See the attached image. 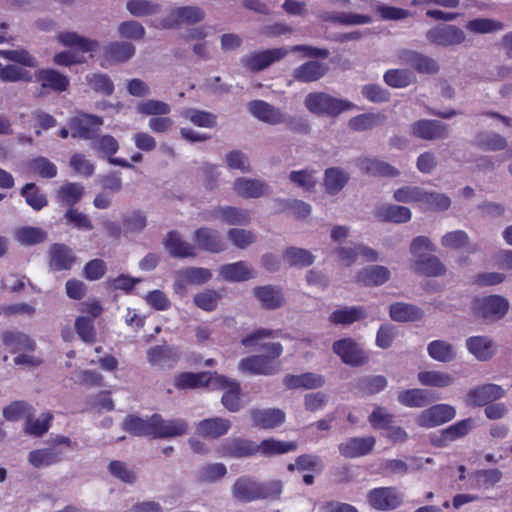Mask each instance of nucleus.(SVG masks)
<instances>
[{
  "mask_svg": "<svg viewBox=\"0 0 512 512\" xmlns=\"http://www.w3.org/2000/svg\"><path fill=\"white\" fill-rule=\"evenodd\" d=\"M35 80L41 85V95H47L50 92L62 93L70 85V80L66 75L51 68L36 71Z\"/></svg>",
  "mask_w": 512,
  "mask_h": 512,
  "instance_id": "f8f14e48",
  "label": "nucleus"
},
{
  "mask_svg": "<svg viewBox=\"0 0 512 512\" xmlns=\"http://www.w3.org/2000/svg\"><path fill=\"white\" fill-rule=\"evenodd\" d=\"M214 384L221 389H225L221 402L224 407L231 411L237 412L240 410L241 404V388L237 381L231 380L224 375H219L217 372H214Z\"/></svg>",
  "mask_w": 512,
  "mask_h": 512,
  "instance_id": "4468645a",
  "label": "nucleus"
},
{
  "mask_svg": "<svg viewBox=\"0 0 512 512\" xmlns=\"http://www.w3.org/2000/svg\"><path fill=\"white\" fill-rule=\"evenodd\" d=\"M473 427L471 418L460 420L431 437V443L437 447H445L449 443L466 436Z\"/></svg>",
  "mask_w": 512,
  "mask_h": 512,
  "instance_id": "4be33fe9",
  "label": "nucleus"
},
{
  "mask_svg": "<svg viewBox=\"0 0 512 512\" xmlns=\"http://www.w3.org/2000/svg\"><path fill=\"white\" fill-rule=\"evenodd\" d=\"M220 276L226 281L242 282L253 278L254 274L245 261H238L221 266Z\"/></svg>",
  "mask_w": 512,
  "mask_h": 512,
  "instance_id": "c9c22d12",
  "label": "nucleus"
},
{
  "mask_svg": "<svg viewBox=\"0 0 512 512\" xmlns=\"http://www.w3.org/2000/svg\"><path fill=\"white\" fill-rule=\"evenodd\" d=\"M103 125L100 116L79 112L68 121L71 136L75 139L92 140L98 134Z\"/></svg>",
  "mask_w": 512,
  "mask_h": 512,
  "instance_id": "20e7f679",
  "label": "nucleus"
},
{
  "mask_svg": "<svg viewBox=\"0 0 512 512\" xmlns=\"http://www.w3.org/2000/svg\"><path fill=\"white\" fill-rule=\"evenodd\" d=\"M413 270L420 275L441 276L446 272V267L436 256H420L414 261Z\"/></svg>",
  "mask_w": 512,
  "mask_h": 512,
  "instance_id": "a19ab883",
  "label": "nucleus"
},
{
  "mask_svg": "<svg viewBox=\"0 0 512 512\" xmlns=\"http://www.w3.org/2000/svg\"><path fill=\"white\" fill-rule=\"evenodd\" d=\"M475 142L480 149L486 151H500L507 146L505 137L495 132H480L476 135Z\"/></svg>",
  "mask_w": 512,
  "mask_h": 512,
  "instance_id": "13d9d810",
  "label": "nucleus"
},
{
  "mask_svg": "<svg viewBox=\"0 0 512 512\" xmlns=\"http://www.w3.org/2000/svg\"><path fill=\"white\" fill-rule=\"evenodd\" d=\"M60 43L67 47H76L82 53L96 51L99 43L96 40L87 39L75 32H64L58 36Z\"/></svg>",
  "mask_w": 512,
  "mask_h": 512,
  "instance_id": "de8ad7c7",
  "label": "nucleus"
},
{
  "mask_svg": "<svg viewBox=\"0 0 512 512\" xmlns=\"http://www.w3.org/2000/svg\"><path fill=\"white\" fill-rule=\"evenodd\" d=\"M233 188L243 198H260L266 194L268 185L258 179L240 177L234 181Z\"/></svg>",
  "mask_w": 512,
  "mask_h": 512,
  "instance_id": "473e14b6",
  "label": "nucleus"
},
{
  "mask_svg": "<svg viewBox=\"0 0 512 512\" xmlns=\"http://www.w3.org/2000/svg\"><path fill=\"white\" fill-rule=\"evenodd\" d=\"M328 71L326 64L307 61L293 71V78L302 83L314 82L322 78Z\"/></svg>",
  "mask_w": 512,
  "mask_h": 512,
  "instance_id": "72a5a7b5",
  "label": "nucleus"
},
{
  "mask_svg": "<svg viewBox=\"0 0 512 512\" xmlns=\"http://www.w3.org/2000/svg\"><path fill=\"white\" fill-rule=\"evenodd\" d=\"M151 416L148 419L128 415L122 423V429L133 436L151 438Z\"/></svg>",
  "mask_w": 512,
  "mask_h": 512,
  "instance_id": "8fccbe9b",
  "label": "nucleus"
},
{
  "mask_svg": "<svg viewBox=\"0 0 512 512\" xmlns=\"http://www.w3.org/2000/svg\"><path fill=\"white\" fill-rule=\"evenodd\" d=\"M205 18L204 11L195 6H183L171 9L167 16L161 20V26L165 29H173L181 24H196Z\"/></svg>",
  "mask_w": 512,
  "mask_h": 512,
  "instance_id": "1a4fd4ad",
  "label": "nucleus"
},
{
  "mask_svg": "<svg viewBox=\"0 0 512 512\" xmlns=\"http://www.w3.org/2000/svg\"><path fill=\"white\" fill-rule=\"evenodd\" d=\"M356 164L362 173L370 176L396 177L400 174L395 167L376 158H358Z\"/></svg>",
  "mask_w": 512,
  "mask_h": 512,
  "instance_id": "c756f323",
  "label": "nucleus"
},
{
  "mask_svg": "<svg viewBox=\"0 0 512 512\" xmlns=\"http://www.w3.org/2000/svg\"><path fill=\"white\" fill-rule=\"evenodd\" d=\"M231 421L221 417L207 418L198 423L197 431L204 438L216 439L229 431Z\"/></svg>",
  "mask_w": 512,
  "mask_h": 512,
  "instance_id": "2f4dec72",
  "label": "nucleus"
},
{
  "mask_svg": "<svg viewBox=\"0 0 512 512\" xmlns=\"http://www.w3.org/2000/svg\"><path fill=\"white\" fill-rule=\"evenodd\" d=\"M366 317V311L363 307L352 306L333 311L329 316V321L335 325H350Z\"/></svg>",
  "mask_w": 512,
  "mask_h": 512,
  "instance_id": "a18cd8bd",
  "label": "nucleus"
},
{
  "mask_svg": "<svg viewBox=\"0 0 512 512\" xmlns=\"http://www.w3.org/2000/svg\"><path fill=\"white\" fill-rule=\"evenodd\" d=\"M283 491L280 480L258 482L250 476H241L232 486L235 499L249 503L256 500H279Z\"/></svg>",
  "mask_w": 512,
  "mask_h": 512,
  "instance_id": "f257e3e1",
  "label": "nucleus"
},
{
  "mask_svg": "<svg viewBox=\"0 0 512 512\" xmlns=\"http://www.w3.org/2000/svg\"><path fill=\"white\" fill-rule=\"evenodd\" d=\"M322 19L340 25H361L372 22V17L369 15L348 12H327L322 16Z\"/></svg>",
  "mask_w": 512,
  "mask_h": 512,
  "instance_id": "09e8293b",
  "label": "nucleus"
},
{
  "mask_svg": "<svg viewBox=\"0 0 512 512\" xmlns=\"http://www.w3.org/2000/svg\"><path fill=\"white\" fill-rule=\"evenodd\" d=\"M383 79L392 88H405L416 80L413 72L408 69H389Z\"/></svg>",
  "mask_w": 512,
  "mask_h": 512,
  "instance_id": "4d7b16f0",
  "label": "nucleus"
},
{
  "mask_svg": "<svg viewBox=\"0 0 512 512\" xmlns=\"http://www.w3.org/2000/svg\"><path fill=\"white\" fill-rule=\"evenodd\" d=\"M53 414L51 412L42 413L40 418L34 419V416H28L25 421L24 431L34 437L43 436L51 427Z\"/></svg>",
  "mask_w": 512,
  "mask_h": 512,
  "instance_id": "6e6d98bb",
  "label": "nucleus"
},
{
  "mask_svg": "<svg viewBox=\"0 0 512 512\" xmlns=\"http://www.w3.org/2000/svg\"><path fill=\"white\" fill-rule=\"evenodd\" d=\"M428 355L439 362H450L455 359L456 351L454 347L447 341L434 340L427 346Z\"/></svg>",
  "mask_w": 512,
  "mask_h": 512,
  "instance_id": "5fc2aeb1",
  "label": "nucleus"
},
{
  "mask_svg": "<svg viewBox=\"0 0 512 512\" xmlns=\"http://www.w3.org/2000/svg\"><path fill=\"white\" fill-rule=\"evenodd\" d=\"M284 259L290 266L307 267L313 264L315 257L306 249L289 247L284 252Z\"/></svg>",
  "mask_w": 512,
  "mask_h": 512,
  "instance_id": "774afa93",
  "label": "nucleus"
},
{
  "mask_svg": "<svg viewBox=\"0 0 512 512\" xmlns=\"http://www.w3.org/2000/svg\"><path fill=\"white\" fill-rule=\"evenodd\" d=\"M214 372H180L174 376L173 385L177 390H190L207 387L214 381Z\"/></svg>",
  "mask_w": 512,
  "mask_h": 512,
  "instance_id": "412c9836",
  "label": "nucleus"
},
{
  "mask_svg": "<svg viewBox=\"0 0 512 512\" xmlns=\"http://www.w3.org/2000/svg\"><path fill=\"white\" fill-rule=\"evenodd\" d=\"M84 195V186L80 183L70 182L60 187L58 198L61 202L73 208Z\"/></svg>",
  "mask_w": 512,
  "mask_h": 512,
  "instance_id": "680f3d73",
  "label": "nucleus"
},
{
  "mask_svg": "<svg viewBox=\"0 0 512 512\" xmlns=\"http://www.w3.org/2000/svg\"><path fill=\"white\" fill-rule=\"evenodd\" d=\"M135 54V47L128 42H112L105 47L104 58L109 62H125Z\"/></svg>",
  "mask_w": 512,
  "mask_h": 512,
  "instance_id": "c03bdc74",
  "label": "nucleus"
},
{
  "mask_svg": "<svg viewBox=\"0 0 512 512\" xmlns=\"http://www.w3.org/2000/svg\"><path fill=\"white\" fill-rule=\"evenodd\" d=\"M412 133L425 140L445 139L448 125L438 120H419L412 125Z\"/></svg>",
  "mask_w": 512,
  "mask_h": 512,
  "instance_id": "393cba45",
  "label": "nucleus"
},
{
  "mask_svg": "<svg viewBox=\"0 0 512 512\" xmlns=\"http://www.w3.org/2000/svg\"><path fill=\"white\" fill-rule=\"evenodd\" d=\"M390 278V271L380 265L368 266L360 270L356 275L358 283L364 286H380Z\"/></svg>",
  "mask_w": 512,
  "mask_h": 512,
  "instance_id": "f704fd0d",
  "label": "nucleus"
},
{
  "mask_svg": "<svg viewBox=\"0 0 512 512\" xmlns=\"http://www.w3.org/2000/svg\"><path fill=\"white\" fill-rule=\"evenodd\" d=\"M210 218L220 219L229 225H247L250 215L247 210L233 206H218L210 212Z\"/></svg>",
  "mask_w": 512,
  "mask_h": 512,
  "instance_id": "7c9ffc66",
  "label": "nucleus"
},
{
  "mask_svg": "<svg viewBox=\"0 0 512 512\" xmlns=\"http://www.w3.org/2000/svg\"><path fill=\"white\" fill-rule=\"evenodd\" d=\"M504 390L496 384H485L468 393V401L473 406H487L491 402L500 399Z\"/></svg>",
  "mask_w": 512,
  "mask_h": 512,
  "instance_id": "c85d7f7f",
  "label": "nucleus"
},
{
  "mask_svg": "<svg viewBox=\"0 0 512 512\" xmlns=\"http://www.w3.org/2000/svg\"><path fill=\"white\" fill-rule=\"evenodd\" d=\"M349 180V174L338 167H331L325 171L324 184L326 191L334 195L344 188Z\"/></svg>",
  "mask_w": 512,
  "mask_h": 512,
  "instance_id": "603ef678",
  "label": "nucleus"
},
{
  "mask_svg": "<svg viewBox=\"0 0 512 512\" xmlns=\"http://www.w3.org/2000/svg\"><path fill=\"white\" fill-rule=\"evenodd\" d=\"M151 438L167 439L185 435L188 432V423L184 419H164L162 415H151Z\"/></svg>",
  "mask_w": 512,
  "mask_h": 512,
  "instance_id": "423d86ee",
  "label": "nucleus"
},
{
  "mask_svg": "<svg viewBox=\"0 0 512 512\" xmlns=\"http://www.w3.org/2000/svg\"><path fill=\"white\" fill-rule=\"evenodd\" d=\"M76 262L72 249L62 243H55L49 249V267L52 271L70 270Z\"/></svg>",
  "mask_w": 512,
  "mask_h": 512,
  "instance_id": "b1692460",
  "label": "nucleus"
},
{
  "mask_svg": "<svg viewBox=\"0 0 512 512\" xmlns=\"http://www.w3.org/2000/svg\"><path fill=\"white\" fill-rule=\"evenodd\" d=\"M288 51L284 48H273L264 51L252 52L241 58L242 65L252 72H258L269 67L276 61L281 60L287 55Z\"/></svg>",
  "mask_w": 512,
  "mask_h": 512,
  "instance_id": "9b49d317",
  "label": "nucleus"
},
{
  "mask_svg": "<svg viewBox=\"0 0 512 512\" xmlns=\"http://www.w3.org/2000/svg\"><path fill=\"white\" fill-rule=\"evenodd\" d=\"M456 415L455 408L448 404H437L423 410L417 417L420 427L432 428L452 420Z\"/></svg>",
  "mask_w": 512,
  "mask_h": 512,
  "instance_id": "ddd939ff",
  "label": "nucleus"
},
{
  "mask_svg": "<svg viewBox=\"0 0 512 512\" xmlns=\"http://www.w3.org/2000/svg\"><path fill=\"white\" fill-rule=\"evenodd\" d=\"M86 81L91 89L96 93H100L104 96H110L114 92V83L107 74L94 73L87 75Z\"/></svg>",
  "mask_w": 512,
  "mask_h": 512,
  "instance_id": "338daca9",
  "label": "nucleus"
},
{
  "mask_svg": "<svg viewBox=\"0 0 512 512\" xmlns=\"http://www.w3.org/2000/svg\"><path fill=\"white\" fill-rule=\"evenodd\" d=\"M398 401L406 407L422 408L427 406L432 399L427 390L413 388L401 391L398 394Z\"/></svg>",
  "mask_w": 512,
  "mask_h": 512,
  "instance_id": "37998d69",
  "label": "nucleus"
},
{
  "mask_svg": "<svg viewBox=\"0 0 512 512\" xmlns=\"http://www.w3.org/2000/svg\"><path fill=\"white\" fill-rule=\"evenodd\" d=\"M91 147L99 156H106L109 158L117 153L119 150V143L112 135H96L95 138L92 139Z\"/></svg>",
  "mask_w": 512,
  "mask_h": 512,
  "instance_id": "e2e57ef3",
  "label": "nucleus"
},
{
  "mask_svg": "<svg viewBox=\"0 0 512 512\" xmlns=\"http://www.w3.org/2000/svg\"><path fill=\"white\" fill-rule=\"evenodd\" d=\"M376 440L373 436L351 437L338 445L341 456L348 459L368 455L374 448Z\"/></svg>",
  "mask_w": 512,
  "mask_h": 512,
  "instance_id": "aec40b11",
  "label": "nucleus"
},
{
  "mask_svg": "<svg viewBox=\"0 0 512 512\" xmlns=\"http://www.w3.org/2000/svg\"><path fill=\"white\" fill-rule=\"evenodd\" d=\"M283 384L287 389H317L325 384V379L322 375L306 372L299 375L287 374L283 378Z\"/></svg>",
  "mask_w": 512,
  "mask_h": 512,
  "instance_id": "cd10ccee",
  "label": "nucleus"
},
{
  "mask_svg": "<svg viewBox=\"0 0 512 512\" xmlns=\"http://www.w3.org/2000/svg\"><path fill=\"white\" fill-rule=\"evenodd\" d=\"M466 346L468 351L481 361H486L495 354L492 340L485 336H472L468 338Z\"/></svg>",
  "mask_w": 512,
  "mask_h": 512,
  "instance_id": "ea45409f",
  "label": "nucleus"
},
{
  "mask_svg": "<svg viewBox=\"0 0 512 512\" xmlns=\"http://www.w3.org/2000/svg\"><path fill=\"white\" fill-rule=\"evenodd\" d=\"M257 447V453L260 452L263 456L271 457L296 451L298 445L295 441H282L268 438L262 440L260 444H257Z\"/></svg>",
  "mask_w": 512,
  "mask_h": 512,
  "instance_id": "58836bf2",
  "label": "nucleus"
},
{
  "mask_svg": "<svg viewBox=\"0 0 512 512\" xmlns=\"http://www.w3.org/2000/svg\"><path fill=\"white\" fill-rule=\"evenodd\" d=\"M253 295L259 300L266 310H276L284 306L285 297L282 288L274 285L257 286L253 289Z\"/></svg>",
  "mask_w": 512,
  "mask_h": 512,
  "instance_id": "bb28decb",
  "label": "nucleus"
},
{
  "mask_svg": "<svg viewBox=\"0 0 512 512\" xmlns=\"http://www.w3.org/2000/svg\"><path fill=\"white\" fill-rule=\"evenodd\" d=\"M252 425L259 429L270 430L280 427L286 420V414L279 408H253L249 411Z\"/></svg>",
  "mask_w": 512,
  "mask_h": 512,
  "instance_id": "2eb2a0df",
  "label": "nucleus"
},
{
  "mask_svg": "<svg viewBox=\"0 0 512 512\" xmlns=\"http://www.w3.org/2000/svg\"><path fill=\"white\" fill-rule=\"evenodd\" d=\"M163 244L174 258H194L197 256L196 246L184 241L178 231H169Z\"/></svg>",
  "mask_w": 512,
  "mask_h": 512,
  "instance_id": "a878e982",
  "label": "nucleus"
},
{
  "mask_svg": "<svg viewBox=\"0 0 512 512\" xmlns=\"http://www.w3.org/2000/svg\"><path fill=\"white\" fill-rule=\"evenodd\" d=\"M260 348L266 352V355H252L243 358L239 362V369L254 375H273L279 371V366L274 360L279 358L283 352V347L279 342L264 343Z\"/></svg>",
  "mask_w": 512,
  "mask_h": 512,
  "instance_id": "f03ea898",
  "label": "nucleus"
},
{
  "mask_svg": "<svg viewBox=\"0 0 512 512\" xmlns=\"http://www.w3.org/2000/svg\"><path fill=\"white\" fill-rule=\"evenodd\" d=\"M389 314L396 322H414L422 319L424 313L418 306L397 302L390 306Z\"/></svg>",
  "mask_w": 512,
  "mask_h": 512,
  "instance_id": "e433bc0d",
  "label": "nucleus"
},
{
  "mask_svg": "<svg viewBox=\"0 0 512 512\" xmlns=\"http://www.w3.org/2000/svg\"><path fill=\"white\" fill-rule=\"evenodd\" d=\"M193 240L203 251L220 253L226 249V243L218 230L210 227H200L194 231Z\"/></svg>",
  "mask_w": 512,
  "mask_h": 512,
  "instance_id": "f3484780",
  "label": "nucleus"
},
{
  "mask_svg": "<svg viewBox=\"0 0 512 512\" xmlns=\"http://www.w3.org/2000/svg\"><path fill=\"white\" fill-rule=\"evenodd\" d=\"M426 39L432 44L448 47L464 42L465 34L455 25H445L428 30Z\"/></svg>",
  "mask_w": 512,
  "mask_h": 512,
  "instance_id": "dca6fc26",
  "label": "nucleus"
},
{
  "mask_svg": "<svg viewBox=\"0 0 512 512\" xmlns=\"http://www.w3.org/2000/svg\"><path fill=\"white\" fill-rule=\"evenodd\" d=\"M509 303L500 295H490L476 298L473 301V310L476 316L485 320H498L508 311Z\"/></svg>",
  "mask_w": 512,
  "mask_h": 512,
  "instance_id": "0eeeda50",
  "label": "nucleus"
},
{
  "mask_svg": "<svg viewBox=\"0 0 512 512\" xmlns=\"http://www.w3.org/2000/svg\"><path fill=\"white\" fill-rule=\"evenodd\" d=\"M179 277L185 284L201 285L212 278V272L203 267H188L179 271Z\"/></svg>",
  "mask_w": 512,
  "mask_h": 512,
  "instance_id": "0e129e2a",
  "label": "nucleus"
},
{
  "mask_svg": "<svg viewBox=\"0 0 512 512\" xmlns=\"http://www.w3.org/2000/svg\"><path fill=\"white\" fill-rule=\"evenodd\" d=\"M333 352L340 357L343 363L358 367L368 362L369 356L351 338H344L333 343Z\"/></svg>",
  "mask_w": 512,
  "mask_h": 512,
  "instance_id": "9d476101",
  "label": "nucleus"
},
{
  "mask_svg": "<svg viewBox=\"0 0 512 512\" xmlns=\"http://www.w3.org/2000/svg\"><path fill=\"white\" fill-rule=\"evenodd\" d=\"M384 120L385 116L380 113H364L352 117L348 122V126L353 131L361 132L381 125Z\"/></svg>",
  "mask_w": 512,
  "mask_h": 512,
  "instance_id": "864d4df0",
  "label": "nucleus"
},
{
  "mask_svg": "<svg viewBox=\"0 0 512 512\" xmlns=\"http://www.w3.org/2000/svg\"><path fill=\"white\" fill-rule=\"evenodd\" d=\"M3 344L12 353L18 351H34L36 343L28 335L18 331H5L2 334Z\"/></svg>",
  "mask_w": 512,
  "mask_h": 512,
  "instance_id": "4c0bfd02",
  "label": "nucleus"
},
{
  "mask_svg": "<svg viewBox=\"0 0 512 512\" xmlns=\"http://www.w3.org/2000/svg\"><path fill=\"white\" fill-rule=\"evenodd\" d=\"M376 217L385 222L406 223L411 219V211L405 206L385 205L377 208Z\"/></svg>",
  "mask_w": 512,
  "mask_h": 512,
  "instance_id": "79ce46f5",
  "label": "nucleus"
},
{
  "mask_svg": "<svg viewBox=\"0 0 512 512\" xmlns=\"http://www.w3.org/2000/svg\"><path fill=\"white\" fill-rule=\"evenodd\" d=\"M248 111L259 121L269 125L284 123L285 114L264 100H252L247 105Z\"/></svg>",
  "mask_w": 512,
  "mask_h": 512,
  "instance_id": "6ab92c4d",
  "label": "nucleus"
},
{
  "mask_svg": "<svg viewBox=\"0 0 512 512\" xmlns=\"http://www.w3.org/2000/svg\"><path fill=\"white\" fill-rule=\"evenodd\" d=\"M276 203L278 205L276 212L289 211L298 219L307 217L311 212L310 205L301 200L278 199L276 200Z\"/></svg>",
  "mask_w": 512,
  "mask_h": 512,
  "instance_id": "69168bd1",
  "label": "nucleus"
},
{
  "mask_svg": "<svg viewBox=\"0 0 512 512\" xmlns=\"http://www.w3.org/2000/svg\"><path fill=\"white\" fill-rule=\"evenodd\" d=\"M34 407L25 401H13L3 409V417L7 421H18L22 418L25 420L28 416H34Z\"/></svg>",
  "mask_w": 512,
  "mask_h": 512,
  "instance_id": "bf43d9fd",
  "label": "nucleus"
},
{
  "mask_svg": "<svg viewBox=\"0 0 512 512\" xmlns=\"http://www.w3.org/2000/svg\"><path fill=\"white\" fill-rule=\"evenodd\" d=\"M400 59L419 74H436L439 71L435 59L417 51L405 50L400 54Z\"/></svg>",
  "mask_w": 512,
  "mask_h": 512,
  "instance_id": "5701e85b",
  "label": "nucleus"
},
{
  "mask_svg": "<svg viewBox=\"0 0 512 512\" xmlns=\"http://www.w3.org/2000/svg\"><path fill=\"white\" fill-rule=\"evenodd\" d=\"M257 443L242 437L226 438L216 448V453L222 458H247L257 454Z\"/></svg>",
  "mask_w": 512,
  "mask_h": 512,
  "instance_id": "6e6552de",
  "label": "nucleus"
},
{
  "mask_svg": "<svg viewBox=\"0 0 512 512\" xmlns=\"http://www.w3.org/2000/svg\"><path fill=\"white\" fill-rule=\"evenodd\" d=\"M306 108L316 115H327L331 117L351 110L355 105L343 99H338L325 92L309 93L304 100Z\"/></svg>",
  "mask_w": 512,
  "mask_h": 512,
  "instance_id": "7ed1b4c3",
  "label": "nucleus"
},
{
  "mask_svg": "<svg viewBox=\"0 0 512 512\" xmlns=\"http://www.w3.org/2000/svg\"><path fill=\"white\" fill-rule=\"evenodd\" d=\"M28 460L35 468L46 467L60 462L62 453L56 448L36 449L29 453Z\"/></svg>",
  "mask_w": 512,
  "mask_h": 512,
  "instance_id": "49530a36",
  "label": "nucleus"
},
{
  "mask_svg": "<svg viewBox=\"0 0 512 512\" xmlns=\"http://www.w3.org/2000/svg\"><path fill=\"white\" fill-rule=\"evenodd\" d=\"M367 501L377 511H390L402 505L403 494L396 487H376L368 492Z\"/></svg>",
  "mask_w": 512,
  "mask_h": 512,
  "instance_id": "39448f33",
  "label": "nucleus"
},
{
  "mask_svg": "<svg viewBox=\"0 0 512 512\" xmlns=\"http://www.w3.org/2000/svg\"><path fill=\"white\" fill-rule=\"evenodd\" d=\"M181 357V351L176 346L155 345L147 350V360L152 366L172 368Z\"/></svg>",
  "mask_w": 512,
  "mask_h": 512,
  "instance_id": "a211bd4d",
  "label": "nucleus"
},
{
  "mask_svg": "<svg viewBox=\"0 0 512 512\" xmlns=\"http://www.w3.org/2000/svg\"><path fill=\"white\" fill-rule=\"evenodd\" d=\"M387 386V379L382 375L364 376L357 379L355 389L362 395H374L383 391Z\"/></svg>",
  "mask_w": 512,
  "mask_h": 512,
  "instance_id": "3c124183",
  "label": "nucleus"
},
{
  "mask_svg": "<svg viewBox=\"0 0 512 512\" xmlns=\"http://www.w3.org/2000/svg\"><path fill=\"white\" fill-rule=\"evenodd\" d=\"M21 196L26 200V203L34 210L39 211L48 204L45 194H43L35 183H27L20 190Z\"/></svg>",
  "mask_w": 512,
  "mask_h": 512,
  "instance_id": "052dcab7",
  "label": "nucleus"
}]
</instances>
